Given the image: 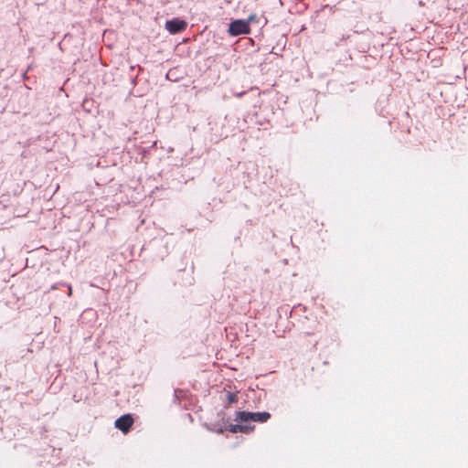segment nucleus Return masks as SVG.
<instances>
[{
    "mask_svg": "<svg viewBox=\"0 0 468 468\" xmlns=\"http://www.w3.org/2000/svg\"><path fill=\"white\" fill-rule=\"evenodd\" d=\"M228 397H229L228 399H229V403H233L236 401V395L229 393Z\"/></svg>",
    "mask_w": 468,
    "mask_h": 468,
    "instance_id": "nucleus-7",
    "label": "nucleus"
},
{
    "mask_svg": "<svg viewBox=\"0 0 468 468\" xmlns=\"http://www.w3.org/2000/svg\"><path fill=\"white\" fill-rule=\"evenodd\" d=\"M242 430L241 424H231L229 426V431L232 433L240 432Z\"/></svg>",
    "mask_w": 468,
    "mask_h": 468,
    "instance_id": "nucleus-5",
    "label": "nucleus"
},
{
    "mask_svg": "<svg viewBox=\"0 0 468 468\" xmlns=\"http://www.w3.org/2000/svg\"><path fill=\"white\" fill-rule=\"evenodd\" d=\"M187 27V23L185 20L181 19H172L165 22V28L171 34H176L181 31H184Z\"/></svg>",
    "mask_w": 468,
    "mask_h": 468,
    "instance_id": "nucleus-4",
    "label": "nucleus"
},
{
    "mask_svg": "<svg viewBox=\"0 0 468 468\" xmlns=\"http://www.w3.org/2000/svg\"><path fill=\"white\" fill-rule=\"evenodd\" d=\"M255 16H250L249 20L238 19L232 21L229 26L228 32L230 36H239L242 34H249L250 32V21L253 20Z\"/></svg>",
    "mask_w": 468,
    "mask_h": 468,
    "instance_id": "nucleus-2",
    "label": "nucleus"
},
{
    "mask_svg": "<svg viewBox=\"0 0 468 468\" xmlns=\"http://www.w3.org/2000/svg\"><path fill=\"white\" fill-rule=\"evenodd\" d=\"M254 426H249V425H242V430L240 432L242 433H249L251 431H253Z\"/></svg>",
    "mask_w": 468,
    "mask_h": 468,
    "instance_id": "nucleus-6",
    "label": "nucleus"
},
{
    "mask_svg": "<svg viewBox=\"0 0 468 468\" xmlns=\"http://www.w3.org/2000/svg\"><path fill=\"white\" fill-rule=\"evenodd\" d=\"M133 424V418L131 414L122 415L115 420V427L122 431L123 433H127Z\"/></svg>",
    "mask_w": 468,
    "mask_h": 468,
    "instance_id": "nucleus-3",
    "label": "nucleus"
},
{
    "mask_svg": "<svg viewBox=\"0 0 468 468\" xmlns=\"http://www.w3.org/2000/svg\"><path fill=\"white\" fill-rule=\"evenodd\" d=\"M244 93H245L244 91L243 92H239V93L236 94V96L237 97H241Z\"/></svg>",
    "mask_w": 468,
    "mask_h": 468,
    "instance_id": "nucleus-8",
    "label": "nucleus"
},
{
    "mask_svg": "<svg viewBox=\"0 0 468 468\" xmlns=\"http://www.w3.org/2000/svg\"><path fill=\"white\" fill-rule=\"evenodd\" d=\"M71 294V287H69V295Z\"/></svg>",
    "mask_w": 468,
    "mask_h": 468,
    "instance_id": "nucleus-9",
    "label": "nucleus"
},
{
    "mask_svg": "<svg viewBox=\"0 0 468 468\" xmlns=\"http://www.w3.org/2000/svg\"><path fill=\"white\" fill-rule=\"evenodd\" d=\"M271 418L269 412H248V411H238L236 413V420L240 422L257 421L265 422Z\"/></svg>",
    "mask_w": 468,
    "mask_h": 468,
    "instance_id": "nucleus-1",
    "label": "nucleus"
}]
</instances>
